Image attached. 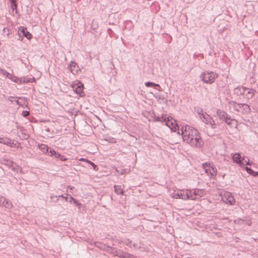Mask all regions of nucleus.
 Instances as JSON below:
<instances>
[{
  "instance_id": "f257e3e1",
  "label": "nucleus",
  "mask_w": 258,
  "mask_h": 258,
  "mask_svg": "<svg viewBox=\"0 0 258 258\" xmlns=\"http://www.w3.org/2000/svg\"><path fill=\"white\" fill-rule=\"evenodd\" d=\"M152 117L154 122H160L170 128L171 132H176L179 134V126L177 121L171 116L167 114H162L161 116H157L155 113H153Z\"/></svg>"
},
{
  "instance_id": "f03ea898",
  "label": "nucleus",
  "mask_w": 258,
  "mask_h": 258,
  "mask_svg": "<svg viewBox=\"0 0 258 258\" xmlns=\"http://www.w3.org/2000/svg\"><path fill=\"white\" fill-rule=\"evenodd\" d=\"M218 76V73L209 70H206L200 75V78L204 83L212 84L215 82Z\"/></svg>"
},
{
  "instance_id": "7ed1b4c3",
  "label": "nucleus",
  "mask_w": 258,
  "mask_h": 258,
  "mask_svg": "<svg viewBox=\"0 0 258 258\" xmlns=\"http://www.w3.org/2000/svg\"><path fill=\"white\" fill-rule=\"evenodd\" d=\"M231 156L233 162L241 167L250 165L249 158L245 156L242 157L240 153H232Z\"/></svg>"
},
{
  "instance_id": "20e7f679",
  "label": "nucleus",
  "mask_w": 258,
  "mask_h": 258,
  "mask_svg": "<svg viewBox=\"0 0 258 258\" xmlns=\"http://www.w3.org/2000/svg\"><path fill=\"white\" fill-rule=\"evenodd\" d=\"M73 90L76 94L79 95L80 96H83L85 95L84 90V84L79 80H76L74 81L71 85Z\"/></svg>"
},
{
  "instance_id": "39448f33",
  "label": "nucleus",
  "mask_w": 258,
  "mask_h": 258,
  "mask_svg": "<svg viewBox=\"0 0 258 258\" xmlns=\"http://www.w3.org/2000/svg\"><path fill=\"white\" fill-rule=\"evenodd\" d=\"M17 34L18 35L17 39L21 41H23L24 37L28 40H30L33 37L32 34L27 30L26 27L24 26H20L18 28Z\"/></svg>"
},
{
  "instance_id": "423d86ee",
  "label": "nucleus",
  "mask_w": 258,
  "mask_h": 258,
  "mask_svg": "<svg viewBox=\"0 0 258 258\" xmlns=\"http://www.w3.org/2000/svg\"><path fill=\"white\" fill-rule=\"evenodd\" d=\"M187 144L194 148H202L204 146V142L201 136V134L199 133L191 141L187 140Z\"/></svg>"
},
{
  "instance_id": "0eeeda50",
  "label": "nucleus",
  "mask_w": 258,
  "mask_h": 258,
  "mask_svg": "<svg viewBox=\"0 0 258 258\" xmlns=\"http://www.w3.org/2000/svg\"><path fill=\"white\" fill-rule=\"evenodd\" d=\"M94 245L98 248L109 252L111 254H114L117 255V250L114 247L107 245L101 242L96 241L94 242Z\"/></svg>"
},
{
  "instance_id": "6e6552de",
  "label": "nucleus",
  "mask_w": 258,
  "mask_h": 258,
  "mask_svg": "<svg viewBox=\"0 0 258 258\" xmlns=\"http://www.w3.org/2000/svg\"><path fill=\"white\" fill-rule=\"evenodd\" d=\"M189 199L196 200L199 199L202 197L204 195V190L202 189L195 188L193 189H188Z\"/></svg>"
},
{
  "instance_id": "1a4fd4ad",
  "label": "nucleus",
  "mask_w": 258,
  "mask_h": 258,
  "mask_svg": "<svg viewBox=\"0 0 258 258\" xmlns=\"http://www.w3.org/2000/svg\"><path fill=\"white\" fill-rule=\"evenodd\" d=\"M222 199L224 202L230 205H234L235 204V199L231 192L225 191L222 196Z\"/></svg>"
},
{
  "instance_id": "9d476101",
  "label": "nucleus",
  "mask_w": 258,
  "mask_h": 258,
  "mask_svg": "<svg viewBox=\"0 0 258 258\" xmlns=\"http://www.w3.org/2000/svg\"><path fill=\"white\" fill-rule=\"evenodd\" d=\"M189 191H188V189L181 190L178 191L177 192H174L173 194V198L175 199H182L183 200H188L189 199Z\"/></svg>"
},
{
  "instance_id": "9b49d317",
  "label": "nucleus",
  "mask_w": 258,
  "mask_h": 258,
  "mask_svg": "<svg viewBox=\"0 0 258 258\" xmlns=\"http://www.w3.org/2000/svg\"><path fill=\"white\" fill-rule=\"evenodd\" d=\"M199 133L198 130L192 127L190 131H188L187 134L186 133L185 135L184 136L183 141L187 143V140L191 141V140Z\"/></svg>"
},
{
  "instance_id": "f8f14e48",
  "label": "nucleus",
  "mask_w": 258,
  "mask_h": 258,
  "mask_svg": "<svg viewBox=\"0 0 258 258\" xmlns=\"http://www.w3.org/2000/svg\"><path fill=\"white\" fill-rule=\"evenodd\" d=\"M201 119H202L206 124L210 125L212 128L215 129L217 127V124L215 121L213 120L212 117L207 113H205Z\"/></svg>"
},
{
  "instance_id": "ddd939ff",
  "label": "nucleus",
  "mask_w": 258,
  "mask_h": 258,
  "mask_svg": "<svg viewBox=\"0 0 258 258\" xmlns=\"http://www.w3.org/2000/svg\"><path fill=\"white\" fill-rule=\"evenodd\" d=\"M68 69L74 75L76 74L80 71L78 64L74 61H71L68 66Z\"/></svg>"
},
{
  "instance_id": "4468645a",
  "label": "nucleus",
  "mask_w": 258,
  "mask_h": 258,
  "mask_svg": "<svg viewBox=\"0 0 258 258\" xmlns=\"http://www.w3.org/2000/svg\"><path fill=\"white\" fill-rule=\"evenodd\" d=\"M217 115L218 116L219 119L223 121H227V119H230V116L225 111L218 109L217 110Z\"/></svg>"
},
{
  "instance_id": "2eb2a0df",
  "label": "nucleus",
  "mask_w": 258,
  "mask_h": 258,
  "mask_svg": "<svg viewBox=\"0 0 258 258\" xmlns=\"http://www.w3.org/2000/svg\"><path fill=\"white\" fill-rule=\"evenodd\" d=\"M245 90L244 91L243 96L244 98L247 99L252 98L254 95V93L256 92V90L253 89H249L246 87H245Z\"/></svg>"
},
{
  "instance_id": "dca6fc26",
  "label": "nucleus",
  "mask_w": 258,
  "mask_h": 258,
  "mask_svg": "<svg viewBox=\"0 0 258 258\" xmlns=\"http://www.w3.org/2000/svg\"><path fill=\"white\" fill-rule=\"evenodd\" d=\"M38 148L41 152H42L43 153L47 154L49 156L50 154V150L53 149L47 145L43 144H39L38 145Z\"/></svg>"
},
{
  "instance_id": "f3484780",
  "label": "nucleus",
  "mask_w": 258,
  "mask_h": 258,
  "mask_svg": "<svg viewBox=\"0 0 258 258\" xmlns=\"http://www.w3.org/2000/svg\"><path fill=\"white\" fill-rule=\"evenodd\" d=\"M245 87L238 86L235 88L233 90V93L237 96H243L244 91H245Z\"/></svg>"
},
{
  "instance_id": "a211bd4d",
  "label": "nucleus",
  "mask_w": 258,
  "mask_h": 258,
  "mask_svg": "<svg viewBox=\"0 0 258 258\" xmlns=\"http://www.w3.org/2000/svg\"><path fill=\"white\" fill-rule=\"evenodd\" d=\"M238 108H241V112L244 114L249 113L250 112L249 106L246 103H241L237 104Z\"/></svg>"
},
{
  "instance_id": "6ab92c4d",
  "label": "nucleus",
  "mask_w": 258,
  "mask_h": 258,
  "mask_svg": "<svg viewBox=\"0 0 258 258\" xmlns=\"http://www.w3.org/2000/svg\"><path fill=\"white\" fill-rule=\"evenodd\" d=\"M1 163L3 165H6L8 167H13L15 163L14 161L8 159V158H2L0 160Z\"/></svg>"
},
{
  "instance_id": "aec40b11",
  "label": "nucleus",
  "mask_w": 258,
  "mask_h": 258,
  "mask_svg": "<svg viewBox=\"0 0 258 258\" xmlns=\"http://www.w3.org/2000/svg\"><path fill=\"white\" fill-rule=\"evenodd\" d=\"M192 126H190L188 125H186L185 126H182L181 128L180 129L181 133L179 132V134H178V135H181L182 138L183 140L184 136L185 135V134L186 133L187 134L188 131H190V129L192 128Z\"/></svg>"
},
{
  "instance_id": "412c9836",
  "label": "nucleus",
  "mask_w": 258,
  "mask_h": 258,
  "mask_svg": "<svg viewBox=\"0 0 258 258\" xmlns=\"http://www.w3.org/2000/svg\"><path fill=\"white\" fill-rule=\"evenodd\" d=\"M69 202L70 203H73L76 206L78 207L79 208H81V204L75 198H73L71 195H69Z\"/></svg>"
},
{
  "instance_id": "4be33fe9",
  "label": "nucleus",
  "mask_w": 258,
  "mask_h": 258,
  "mask_svg": "<svg viewBox=\"0 0 258 258\" xmlns=\"http://www.w3.org/2000/svg\"><path fill=\"white\" fill-rule=\"evenodd\" d=\"M3 204H2V206H4L7 209H10L13 207V204L12 202L8 199H7L6 198H5V199L4 200V201H3Z\"/></svg>"
},
{
  "instance_id": "5701e85b",
  "label": "nucleus",
  "mask_w": 258,
  "mask_h": 258,
  "mask_svg": "<svg viewBox=\"0 0 258 258\" xmlns=\"http://www.w3.org/2000/svg\"><path fill=\"white\" fill-rule=\"evenodd\" d=\"M3 144L9 146L11 147H12L13 146H15L16 145V144L14 143V141H13L12 139L5 138V139L4 141H3Z\"/></svg>"
},
{
  "instance_id": "b1692460",
  "label": "nucleus",
  "mask_w": 258,
  "mask_h": 258,
  "mask_svg": "<svg viewBox=\"0 0 258 258\" xmlns=\"http://www.w3.org/2000/svg\"><path fill=\"white\" fill-rule=\"evenodd\" d=\"M246 172L250 175L253 176V177H257L258 176V171H255L250 167H246L245 168Z\"/></svg>"
},
{
  "instance_id": "393cba45",
  "label": "nucleus",
  "mask_w": 258,
  "mask_h": 258,
  "mask_svg": "<svg viewBox=\"0 0 258 258\" xmlns=\"http://www.w3.org/2000/svg\"><path fill=\"white\" fill-rule=\"evenodd\" d=\"M10 79L16 83L22 84V79L21 78H19L13 74H12Z\"/></svg>"
},
{
  "instance_id": "a878e982",
  "label": "nucleus",
  "mask_w": 258,
  "mask_h": 258,
  "mask_svg": "<svg viewBox=\"0 0 258 258\" xmlns=\"http://www.w3.org/2000/svg\"><path fill=\"white\" fill-rule=\"evenodd\" d=\"M70 195L69 194H66V196H64L63 195H59L58 196H50V199L53 200L54 198H56V200L54 201V202H57L58 200V198H63V199L65 200L66 201H68V197Z\"/></svg>"
},
{
  "instance_id": "bb28decb",
  "label": "nucleus",
  "mask_w": 258,
  "mask_h": 258,
  "mask_svg": "<svg viewBox=\"0 0 258 258\" xmlns=\"http://www.w3.org/2000/svg\"><path fill=\"white\" fill-rule=\"evenodd\" d=\"M114 191L117 195H122L123 194V191L119 185H114Z\"/></svg>"
},
{
  "instance_id": "cd10ccee",
  "label": "nucleus",
  "mask_w": 258,
  "mask_h": 258,
  "mask_svg": "<svg viewBox=\"0 0 258 258\" xmlns=\"http://www.w3.org/2000/svg\"><path fill=\"white\" fill-rule=\"evenodd\" d=\"M13 98L20 99L21 100H23V101H25V102H27L28 101L27 98L25 97H17V96H9L8 98V100L9 101L13 102V100H12V99H13Z\"/></svg>"
},
{
  "instance_id": "c85d7f7f",
  "label": "nucleus",
  "mask_w": 258,
  "mask_h": 258,
  "mask_svg": "<svg viewBox=\"0 0 258 258\" xmlns=\"http://www.w3.org/2000/svg\"><path fill=\"white\" fill-rule=\"evenodd\" d=\"M154 96L157 100H162L163 102L165 103H167V100L164 97L163 95L156 93L154 95Z\"/></svg>"
},
{
  "instance_id": "c756f323",
  "label": "nucleus",
  "mask_w": 258,
  "mask_h": 258,
  "mask_svg": "<svg viewBox=\"0 0 258 258\" xmlns=\"http://www.w3.org/2000/svg\"><path fill=\"white\" fill-rule=\"evenodd\" d=\"M60 154H59L58 152H56L55 150L52 149V150H50V154L49 156L50 157H54L56 159H59Z\"/></svg>"
},
{
  "instance_id": "7c9ffc66",
  "label": "nucleus",
  "mask_w": 258,
  "mask_h": 258,
  "mask_svg": "<svg viewBox=\"0 0 258 258\" xmlns=\"http://www.w3.org/2000/svg\"><path fill=\"white\" fill-rule=\"evenodd\" d=\"M229 103L231 104L233 106L234 110L235 111H238V112L240 111V109H241V108H238V106L237 105V104H240V103H237L234 101L229 102Z\"/></svg>"
},
{
  "instance_id": "2f4dec72",
  "label": "nucleus",
  "mask_w": 258,
  "mask_h": 258,
  "mask_svg": "<svg viewBox=\"0 0 258 258\" xmlns=\"http://www.w3.org/2000/svg\"><path fill=\"white\" fill-rule=\"evenodd\" d=\"M217 174V170L214 164H212L211 169V176H216Z\"/></svg>"
},
{
  "instance_id": "473e14b6",
  "label": "nucleus",
  "mask_w": 258,
  "mask_h": 258,
  "mask_svg": "<svg viewBox=\"0 0 258 258\" xmlns=\"http://www.w3.org/2000/svg\"><path fill=\"white\" fill-rule=\"evenodd\" d=\"M99 27V23L97 22V21L95 20V19H93L92 21V22L91 23V28L93 30H95Z\"/></svg>"
},
{
  "instance_id": "72a5a7b5",
  "label": "nucleus",
  "mask_w": 258,
  "mask_h": 258,
  "mask_svg": "<svg viewBox=\"0 0 258 258\" xmlns=\"http://www.w3.org/2000/svg\"><path fill=\"white\" fill-rule=\"evenodd\" d=\"M0 73L2 74L6 78L10 79L12 74L8 72L6 70L4 69L0 68Z\"/></svg>"
},
{
  "instance_id": "f704fd0d",
  "label": "nucleus",
  "mask_w": 258,
  "mask_h": 258,
  "mask_svg": "<svg viewBox=\"0 0 258 258\" xmlns=\"http://www.w3.org/2000/svg\"><path fill=\"white\" fill-rule=\"evenodd\" d=\"M213 162H206L203 164L202 167L203 168H207V169H211L212 167V164H213Z\"/></svg>"
},
{
  "instance_id": "c9c22d12",
  "label": "nucleus",
  "mask_w": 258,
  "mask_h": 258,
  "mask_svg": "<svg viewBox=\"0 0 258 258\" xmlns=\"http://www.w3.org/2000/svg\"><path fill=\"white\" fill-rule=\"evenodd\" d=\"M20 132H21V134L23 136L21 138L22 140H27L29 138V135L28 134H27V130L25 128H24V131H20Z\"/></svg>"
},
{
  "instance_id": "e433bc0d",
  "label": "nucleus",
  "mask_w": 258,
  "mask_h": 258,
  "mask_svg": "<svg viewBox=\"0 0 258 258\" xmlns=\"http://www.w3.org/2000/svg\"><path fill=\"white\" fill-rule=\"evenodd\" d=\"M17 7L18 3L11 4V8L12 9L13 12H15V14L18 13Z\"/></svg>"
},
{
  "instance_id": "4c0bfd02",
  "label": "nucleus",
  "mask_w": 258,
  "mask_h": 258,
  "mask_svg": "<svg viewBox=\"0 0 258 258\" xmlns=\"http://www.w3.org/2000/svg\"><path fill=\"white\" fill-rule=\"evenodd\" d=\"M197 112L199 115L200 118H201L202 117V116H204V114H205V113H206V112H204L203 109L201 108H199L197 110Z\"/></svg>"
},
{
  "instance_id": "58836bf2",
  "label": "nucleus",
  "mask_w": 258,
  "mask_h": 258,
  "mask_svg": "<svg viewBox=\"0 0 258 258\" xmlns=\"http://www.w3.org/2000/svg\"><path fill=\"white\" fill-rule=\"evenodd\" d=\"M3 34L8 36L10 34V29L8 27H4L3 29Z\"/></svg>"
},
{
  "instance_id": "ea45409f",
  "label": "nucleus",
  "mask_w": 258,
  "mask_h": 258,
  "mask_svg": "<svg viewBox=\"0 0 258 258\" xmlns=\"http://www.w3.org/2000/svg\"><path fill=\"white\" fill-rule=\"evenodd\" d=\"M88 164H90V165H91V166L92 167L93 169L95 171H98V167L94 162H93L89 160V162L88 163Z\"/></svg>"
},
{
  "instance_id": "a19ab883",
  "label": "nucleus",
  "mask_w": 258,
  "mask_h": 258,
  "mask_svg": "<svg viewBox=\"0 0 258 258\" xmlns=\"http://www.w3.org/2000/svg\"><path fill=\"white\" fill-rule=\"evenodd\" d=\"M125 27L124 28L126 29L127 26H130V28H132L133 27L132 25V22L131 20H126L124 22Z\"/></svg>"
},
{
  "instance_id": "79ce46f5",
  "label": "nucleus",
  "mask_w": 258,
  "mask_h": 258,
  "mask_svg": "<svg viewBox=\"0 0 258 258\" xmlns=\"http://www.w3.org/2000/svg\"><path fill=\"white\" fill-rule=\"evenodd\" d=\"M21 79H22V84L30 83V81L29 80V78H28L27 77H21Z\"/></svg>"
},
{
  "instance_id": "37998d69",
  "label": "nucleus",
  "mask_w": 258,
  "mask_h": 258,
  "mask_svg": "<svg viewBox=\"0 0 258 258\" xmlns=\"http://www.w3.org/2000/svg\"><path fill=\"white\" fill-rule=\"evenodd\" d=\"M153 88L158 90L159 91H162V89L159 84L154 83Z\"/></svg>"
},
{
  "instance_id": "c03bdc74",
  "label": "nucleus",
  "mask_w": 258,
  "mask_h": 258,
  "mask_svg": "<svg viewBox=\"0 0 258 258\" xmlns=\"http://www.w3.org/2000/svg\"><path fill=\"white\" fill-rule=\"evenodd\" d=\"M123 256L124 258H135L134 255L128 252H124Z\"/></svg>"
},
{
  "instance_id": "a18cd8bd",
  "label": "nucleus",
  "mask_w": 258,
  "mask_h": 258,
  "mask_svg": "<svg viewBox=\"0 0 258 258\" xmlns=\"http://www.w3.org/2000/svg\"><path fill=\"white\" fill-rule=\"evenodd\" d=\"M154 83V82H151V81L146 82L145 83V86L148 88H149V87H153V88Z\"/></svg>"
},
{
  "instance_id": "49530a36",
  "label": "nucleus",
  "mask_w": 258,
  "mask_h": 258,
  "mask_svg": "<svg viewBox=\"0 0 258 258\" xmlns=\"http://www.w3.org/2000/svg\"><path fill=\"white\" fill-rule=\"evenodd\" d=\"M236 121L235 119H233V118H231V117H230V119L229 120H228L227 121H225L224 122L225 123H226V124L228 125H231L232 123L233 122H235Z\"/></svg>"
},
{
  "instance_id": "de8ad7c7",
  "label": "nucleus",
  "mask_w": 258,
  "mask_h": 258,
  "mask_svg": "<svg viewBox=\"0 0 258 258\" xmlns=\"http://www.w3.org/2000/svg\"><path fill=\"white\" fill-rule=\"evenodd\" d=\"M30 114V111L29 110H23L22 112V115L24 117H27L29 114Z\"/></svg>"
},
{
  "instance_id": "09e8293b",
  "label": "nucleus",
  "mask_w": 258,
  "mask_h": 258,
  "mask_svg": "<svg viewBox=\"0 0 258 258\" xmlns=\"http://www.w3.org/2000/svg\"><path fill=\"white\" fill-rule=\"evenodd\" d=\"M107 31L110 37H113L115 35L113 31L111 28H108Z\"/></svg>"
},
{
  "instance_id": "8fccbe9b",
  "label": "nucleus",
  "mask_w": 258,
  "mask_h": 258,
  "mask_svg": "<svg viewBox=\"0 0 258 258\" xmlns=\"http://www.w3.org/2000/svg\"><path fill=\"white\" fill-rule=\"evenodd\" d=\"M244 221L245 222V223L248 226H250L252 224L251 220L250 218H245L244 219Z\"/></svg>"
},
{
  "instance_id": "3c124183",
  "label": "nucleus",
  "mask_w": 258,
  "mask_h": 258,
  "mask_svg": "<svg viewBox=\"0 0 258 258\" xmlns=\"http://www.w3.org/2000/svg\"><path fill=\"white\" fill-rule=\"evenodd\" d=\"M209 55L214 56L215 58L217 57V53L213 50H210L208 53Z\"/></svg>"
},
{
  "instance_id": "603ef678",
  "label": "nucleus",
  "mask_w": 258,
  "mask_h": 258,
  "mask_svg": "<svg viewBox=\"0 0 258 258\" xmlns=\"http://www.w3.org/2000/svg\"><path fill=\"white\" fill-rule=\"evenodd\" d=\"M24 101L25 102L24 103H22L21 102L20 105H19V106H21V107H22L23 108H28L29 109V108L28 106L27 101V102H25V101Z\"/></svg>"
},
{
  "instance_id": "864d4df0",
  "label": "nucleus",
  "mask_w": 258,
  "mask_h": 258,
  "mask_svg": "<svg viewBox=\"0 0 258 258\" xmlns=\"http://www.w3.org/2000/svg\"><path fill=\"white\" fill-rule=\"evenodd\" d=\"M244 222V219L242 218H238L236 220H235V222H237L238 224H241L242 222Z\"/></svg>"
},
{
  "instance_id": "5fc2aeb1",
  "label": "nucleus",
  "mask_w": 258,
  "mask_h": 258,
  "mask_svg": "<svg viewBox=\"0 0 258 258\" xmlns=\"http://www.w3.org/2000/svg\"><path fill=\"white\" fill-rule=\"evenodd\" d=\"M59 160L62 161H66V160H68V159L64 156L61 154L59 158Z\"/></svg>"
},
{
  "instance_id": "6e6d98bb",
  "label": "nucleus",
  "mask_w": 258,
  "mask_h": 258,
  "mask_svg": "<svg viewBox=\"0 0 258 258\" xmlns=\"http://www.w3.org/2000/svg\"><path fill=\"white\" fill-rule=\"evenodd\" d=\"M79 161H82V162H85L87 163H88L89 162V160H88L87 158H81L79 159Z\"/></svg>"
},
{
  "instance_id": "4d7b16f0",
  "label": "nucleus",
  "mask_w": 258,
  "mask_h": 258,
  "mask_svg": "<svg viewBox=\"0 0 258 258\" xmlns=\"http://www.w3.org/2000/svg\"><path fill=\"white\" fill-rule=\"evenodd\" d=\"M5 198H5L4 197L0 195V206H3V205H2V204H3V201H4V200L5 199Z\"/></svg>"
},
{
  "instance_id": "13d9d810",
  "label": "nucleus",
  "mask_w": 258,
  "mask_h": 258,
  "mask_svg": "<svg viewBox=\"0 0 258 258\" xmlns=\"http://www.w3.org/2000/svg\"><path fill=\"white\" fill-rule=\"evenodd\" d=\"M17 129L19 130L20 131H24V127L20 126V125H17Z\"/></svg>"
},
{
  "instance_id": "bf43d9fd",
  "label": "nucleus",
  "mask_w": 258,
  "mask_h": 258,
  "mask_svg": "<svg viewBox=\"0 0 258 258\" xmlns=\"http://www.w3.org/2000/svg\"><path fill=\"white\" fill-rule=\"evenodd\" d=\"M204 170H205V172L208 174V175H211V169H207V168H203Z\"/></svg>"
},
{
  "instance_id": "052dcab7",
  "label": "nucleus",
  "mask_w": 258,
  "mask_h": 258,
  "mask_svg": "<svg viewBox=\"0 0 258 258\" xmlns=\"http://www.w3.org/2000/svg\"><path fill=\"white\" fill-rule=\"evenodd\" d=\"M30 83H35L36 79L34 77L29 78Z\"/></svg>"
},
{
  "instance_id": "680f3d73",
  "label": "nucleus",
  "mask_w": 258,
  "mask_h": 258,
  "mask_svg": "<svg viewBox=\"0 0 258 258\" xmlns=\"http://www.w3.org/2000/svg\"><path fill=\"white\" fill-rule=\"evenodd\" d=\"M9 1L10 2V4L18 3V0H9Z\"/></svg>"
},
{
  "instance_id": "e2e57ef3",
  "label": "nucleus",
  "mask_w": 258,
  "mask_h": 258,
  "mask_svg": "<svg viewBox=\"0 0 258 258\" xmlns=\"http://www.w3.org/2000/svg\"><path fill=\"white\" fill-rule=\"evenodd\" d=\"M20 99H16L15 101L16 102V104L18 105L19 106L20 105L21 101H19Z\"/></svg>"
},
{
  "instance_id": "0e129e2a",
  "label": "nucleus",
  "mask_w": 258,
  "mask_h": 258,
  "mask_svg": "<svg viewBox=\"0 0 258 258\" xmlns=\"http://www.w3.org/2000/svg\"><path fill=\"white\" fill-rule=\"evenodd\" d=\"M5 139V138L0 137V143L3 144V141H4Z\"/></svg>"
},
{
  "instance_id": "69168bd1",
  "label": "nucleus",
  "mask_w": 258,
  "mask_h": 258,
  "mask_svg": "<svg viewBox=\"0 0 258 258\" xmlns=\"http://www.w3.org/2000/svg\"><path fill=\"white\" fill-rule=\"evenodd\" d=\"M125 170H122V171H121L120 172V175H123L125 173Z\"/></svg>"
},
{
  "instance_id": "338daca9",
  "label": "nucleus",
  "mask_w": 258,
  "mask_h": 258,
  "mask_svg": "<svg viewBox=\"0 0 258 258\" xmlns=\"http://www.w3.org/2000/svg\"><path fill=\"white\" fill-rule=\"evenodd\" d=\"M127 243H126L127 245H128L129 243H131L132 241L130 239H127Z\"/></svg>"
},
{
  "instance_id": "774afa93",
  "label": "nucleus",
  "mask_w": 258,
  "mask_h": 258,
  "mask_svg": "<svg viewBox=\"0 0 258 258\" xmlns=\"http://www.w3.org/2000/svg\"><path fill=\"white\" fill-rule=\"evenodd\" d=\"M45 131L47 132H50V129L49 127H47L46 128H45Z\"/></svg>"
}]
</instances>
